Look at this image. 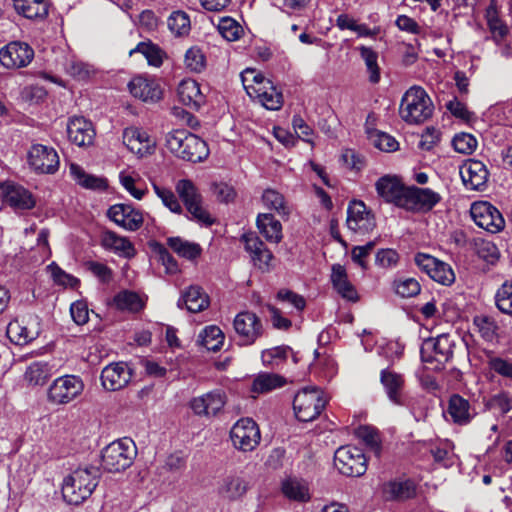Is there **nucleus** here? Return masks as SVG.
Masks as SVG:
<instances>
[{"instance_id": "nucleus-46", "label": "nucleus", "mask_w": 512, "mask_h": 512, "mask_svg": "<svg viewBox=\"0 0 512 512\" xmlns=\"http://www.w3.org/2000/svg\"><path fill=\"white\" fill-rule=\"evenodd\" d=\"M198 342L209 351H218L224 342V334L217 326H207L198 336Z\"/></svg>"}, {"instance_id": "nucleus-1", "label": "nucleus", "mask_w": 512, "mask_h": 512, "mask_svg": "<svg viewBox=\"0 0 512 512\" xmlns=\"http://www.w3.org/2000/svg\"><path fill=\"white\" fill-rule=\"evenodd\" d=\"M100 475L99 468L95 466L74 470L63 481V499L71 505L81 504L97 487Z\"/></svg>"}, {"instance_id": "nucleus-43", "label": "nucleus", "mask_w": 512, "mask_h": 512, "mask_svg": "<svg viewBox=\"0 0 512 512\" xmlns=\"http://www.w3.org/2000/svg\"><path fill=\"white\" fill-rule=\"evenodd\" d=\"M285 384V379L275 373H259L253 380L251 391L255 393H268Z\"/></svg>"}, {"instance_id": "nucleus-64", "label": "nucleus", "mask_w": 512, "mask_h": 512, "mask_svg": "<svg viewBox=\"0 0 512 512\" xmlns=\"http://www.w3.org/2000/svg\"><path fill=\"white\" fill-rule=\"evenodd\" d=\"M88 270L95 275L103 283H108L112 280V270L105 264L96 261L87 262Z\"/></svg>"}, {"instance_id": "nucleus-29", "label": "nucleus", "mask_w": 512, "mask_h": 512, "mask_svg": "<svg viewBox=\"0 0 512 512\" xmlns=\"http://www.w3.org/2000/svg\"><path fill=\"white\" fill-rule=\"evenodd\" d=\"M331 282L336 292L345 300L356 302L359 299L355 286L349 281L346 269L341 264L331 268Z\"/></svg>"}, {"instance_id": "nucleus-57", "label": "nucleus", "mask_w": 512, "mask_h": 512, "mask_svg": "<svg viewBox=\"0 0 512 512\" xmlns=\"http://www.w3.org/2000/svg\"><path fill=\"white\" fill-rule=\"evenodd\" d=\"M357 436L362 439L365 444L375 453L376 456L380 455L381 441L378 431L371 426H360L356 432Z\"/></svg>"}, {"instance_id": "nucleus-33", "label": "nucleus", "mask_w": 512, "mask_h": 512, "mask_svg": "<svg viewBox=\"0 0 512 512\" xmlns=\"http://www.w3.org/2000/svg\"><path fill=\"white\" fill-rule=\"evenodd\" d=\"M380 381L385 388L389 400L397 405H401V391L404 386L403 376L387 368L381 371Z\"/></svg>"}, {"instance_id": "nucleus-17", "label": "nucleus", "mask_w": 512, "mask_h": 512, "mask_svg": "<svg viewBox=\"0 0 512 512\" xmlns=\"http://www.w3.org/2000/svg\"><path fill=\"white\" fill-rule=\"evenodd\" d=\"M33 58V49L24 42L13 41L0 49V63L8 69L26 67Z\"/></svg>"}, {"instance_id": "nucleus-11", "label": "nucleus", "mask_w": 512, "mask_h": 512, "mask_svg": "<svg viewBox=\"0 0 512 512\" xmlns=\"http://www.w3.org/2000/svg\"><path fill=\"white\" fill-rule=\"evenodd\" d=\"M230 438L235 448L248 452L254 450L260 442L258 425L251 418H241L232 427Z\"/></svg>"}, {"instance_id": "nucleus-19", "label": "nucleus", "mask_w": 512, "mask_h": 512, "mask_svg": "<svg viewBox=\"0 0 512 512\" xmlns=\"http://www.w3.org/2000/svg\"><path fill=\"white\" fill-rule=\"evenodd\" d=\"M226 404V394L222 390H213L194 397L189 406L197 416H216Z\"/></svg>"}, {"instance_id": "nucleus-9", "label": "nucleus", "mask_w": 512, "mask_h": 512, "mask_svg": "<svg viewBox=\"0 0 512 512\" xmlns=\"http://www.w3.org/2000/svg\"><path fill=\"white\" fill-rule=\"evenodd\" d=\"M334 465L346 476L359 477L367 470V460L362 449L355 446H342L334 455Z\"/></svg>"}, {"instance_id": "nucleus-42", "label": "nucleus", "mask_w": 512, "mask_h": 512, "mask_svg": "<svg viewBox=\"0 0 512 512\" xmlns=\"http://www.w3.org/2000/svg\"><path fill=\"white\" fill-rule=\"evenodd\" d=\"M53 374V366L47 362L37 361L31 363L24 374L30 385H44Z\"/></svg>"}, {"instance_id": "nucleus-37", "label": "nucleus", "mask_w": 512, "mask_h": 512, "mask_svg": "<svg viewBox=\"0 0 512 512\" xmlns=\"http://www.w3.org/2000/svg\"><path fill=\"white\" fill-rule=\"evenodd\" d=\"M485 18L493 41L498 45L506 42L509 30L503 20L499 18L494 1L487 7Z\"/></svg>"}, {"instance_id": "nucleus-44", "label": "nucleus", "mask_w": 512, "mask_h": 512, "mask_svg": "<svg viewBox=\"0 0 512 512\" xmlns=\"http://www.w3.org/2000/svg\"><path fill=\"white\" fill-rule=\"evenodd\" d=\"M282 492L291 500L306 502L310 499L307 483L296 478L285 480L282 483Z\"/></svg>"}, {"instance_id": "nucleus-15", "label": "nucleus", "mask_w": 512, "mask_h": 512, "mask_svg": "<svg viewBox=\"0 0 512 512\" xmlns=\"http://www.w3.org/2000/svg\"><path fill=\"white\" fill-rule=\"evenodd\" d=\"M346 225L352 232L365 235L373 231L376 221L363 201L353 200L348 205Z\"/></svg>"}, {"instance_id": "nucleus-23", "label": "nucleus", "mask_w": 512, "mask_h": 512, "mask_svg": "<svg viewBox=\"0 0 512 512\" xmlns=\"http://www.w3.org/2000/svg\"><path fill=\"white\" fill-rule=\"evenodd\" d=\"M242 241L245 250L251 256L254 266L262 271H269L273 254L265 243L255 233L244 234Z\"/></svg>"}, {"instance_id": "nucleus-34", "label": "nucleus", "mask_w": 512, "mask_h": 512, "mask_svg": "<svg viewBox=\"0 0 512 512\" xmlns=\"http://www.w3.org/2000/svg\"><path fill=\"white\" fill-rule=\"evenodd\" d=\"M248 487L249 483L245 478L239 475H228L222 480L218 492L225 499L237 500L245 495Z\"/></svg>"}, {"instance_id": "nucleus-62", "label": "nucleus", "mask_w": 512, "mask_h": 512, "mask_svg": "<svg viewBox=\"0 0 512 512\" xmlns=\"http://www.w3.org/2000/svg\"><path fill=\"white\" fill-rule=\"evenodd\" d=\"M371 140L375 147L385 152H394L399 147V143L394 137L381 131L377 132Z\"/></svg>"}, {"instance_id": "nucleus-51", "label": "nucleus", "mask_w": 512, "mask_h": 512, "mask_svg": "<svg viewBox=\"0 0 512 512\" xmlns=\"http://www.w3.org/2000/svg\"><path fill=\"white\" fill-rule=\"evenodd\" d=\"M357 49L365 62L367 72L369 73V81L374 84L378 83L380 80V68L377 61V52L366 46H360Z\"/></svg>"}, {"instance_id": "nucleus-25", "label": "nucleus", "mask_w": 512, "mask_h": 512, "mask_svg": "<svg viewBox=\"0 0 512 512\" xmlns=\"http://www.w3.org/2000/svg\"><path fill=\"white\" fill-rule=\"evenodd\" d=\"M445 414L450 417L454 424L464 426L473 420L476 416V411L467 399L459 394H453L448 400Z\"/></svg>"}, {"instance_id": "nucleus-30", "label": "nucleus", "mask_w": 512, "mask_h": 512, "mask_svg": "<svg viewBox=\"0 0 512 512\" xmlns=\"http://www.w3.org/2000/svg\"><path fill=\"white\" fill-rule=\"evenodd\" d=\"M4 201L15 210H30L36 201L32 193L20 185L8 184L4 189Z\"/></svg>"}, {"instance_id": "nucleus-58", "label": "nucleus", "mask_w": 512, "mask_h": 512, "mask_svg": "<svg viewBox=\"0 0 512 512\" xmlns=\"http://www.w3.org/2000/svg\"><path fill=\"white\" fill-rule=\"evenodd\" d=\"M139 52L144 55L147 59L148 63L152 66L159 67L162 64V51L161 49L152 44L141 42L137 45V47L131 51V53Z\"/></svg>"}, {"instance_id": "nucleus-61", "label": "nucleus", "mask_w": 512, "mask_h": 512, "mask_svg": "<svg viewBox=\"0 0 512 512\" xmlns=\"http://www.w3.org/2000/svg\"><path fill=\"white\" fill-rule=\"evenodd\" d=\"M290 348L288 346H277L271 349L264 350L261 358L264 365H274L278 361L286 359Z\"/></svg>"}, {"instance_id": "nucleus-55", "label": "nucleus", "mask_w": 512, "mask_h": 512, "mask_svg": "<svg viewBox=\"0 0 512 512\" xmlns=\"http://www.w3.org/2000/svg\"><path fill=\"white\" fill-rule=\"evenodd\" d=\"M184 63L187 69L199 73L206 67V58L202 50L194 46L186 51Z\"/></svg>"}, {"instance_id": "nucleus-27", "label": "nucleus", "mask_w": 512, "mask_h": 512, "mask_svg": "<svg viewBox=\"0 0 512 512\" xmlns=\"http://www.w3.org/2000/svg\"><path fill=\"white\" fill-rule=\"evenodd\" d=\"M264 85L256 87L248 86V95L257 100L268 110H279L283 105L282 93L273 85L272 81L263 82Z\"/></svg>"}, {"instance_id": "nucleus-47", "label": "nucleus", "mask_w": 512, "mask_h": 512, "mask_svg": "<svg viewBox=\"0 0 512 512\" xmlns=\"http://www.w3.org/2000/svg\"><path fill=\"white\" fill-rule=\"evenodd\" d=\"M486 410L504 416L512 409V396L508 392H500L484 399Z\"/></svg>"}, {"instance_id": "nucleus-53", "label": "nucleus", "mask_w": 512, "mask_h": 512, "mask_svg": "<svg viewBox=\"0 0 512 512\" xmlns=\"http://www.w3.org/2000/svg\"><path fill=\"white\" fill-rule=\"evenodd\" d=\"M167 25L176 36L186 35L190 30V19L185 12L175 11L169 16Z\"/></svg>"}, {"instance_id": "nucleus-63", "label": "nucleus", "mask_w": 512, "mask_h": 512, "mask_svg": "<svg viewBox=\"0 0 512 512\" xmlns=\"http://www.w3.org/2000/svg\"><path fill=\"white\" fill-rule=\"evenodd\" d=\"M241 80L244 89L248 93V86H251L255 89L256 87L264 85L263 82H270L271 80L266 79L261 73L257 72L255 69H246L241 73Z\"/></svg>"}, {"instance_id": "nucleus-22", "label": "nucleus", "mask_w": 512, "mask_h": 512, "mask_svg": "<svg viewBox=\"0 0 512 512\" xmlns=\"http://www.w3.org/2000/svg\"><path fill=\"white\" fill-rule=\"evenodd\" d=\"M110 220L118 226L129 230L136 231L143 225V214L128 204H115L108 209L107 212Z\"/></svg>"}, {"instance_id": "nucleus-56", "label": "nucleus", "mask_w": 512, "mask_h": 512, "mask_svg": "<svg viewBox=\"0 0 512 512\" xmlns=\"http://www.w3.org/2000/svg\"><path fill=\"white\" fill-rule=\"evenodd\" d=\"M153 188L164 206L171 212L176 214H181L183 212L182 206L172 190L156 184H153Z\"/></svg>"}, {"instance_id": "nucleus-38", "label": "nucleus", "mask_w": 512, "mask_h": 512, "mask_svg": "<svg viewBox=\"0 0 512 512\" xmlns=\"http://www.w3.org/2000/svg\"><path fill=\"white\" fill-rule=\"evenodd\" d=\"M257 227L265 239L271 243L281 242L282 225L272 214H259L256 220Z\"/></svg>"}, {"instance_id": "nucleus-36", "label": "nucleus", "mask_w": 512, "mask_h": 512, "mask_svg": "<svg viewBox=\"0 0 512 512\" xmlns=\"http://www.w3.org/2000/svg\"><path fill=\"white\" fill-rule=\"evenodd\" d=\"M178 307L186 306L191 313H197L206 309L209 305L208 296L199 286H190L178 300Z\"/></svg>"}, {"instance_id": "nucleus-35", "label": "nucleus", "mask_w": 512, "mask_h": 512, "mask_svg": "<svg viewBox=\"0 0 512 512\" xmlns=\"http://www.w3.org/2000/svg\"><path fill=\"white\" fill-rule=\"evenodd\" d=\"M102 246L126 258H132L136 251L133 244L126 237L119 236L113 231H106L102 235Z\"/></svg>"}, {"instance_id": "nucleus-5", "label": "nucleus", "mask_w": 512, "mask_h": 512, "mask_svg": "<svg viewBox=\"0 0 512 512\" xmlns=\"http://www.w3.org/2000/svg\"><path fill=\"white\" fill-rule=\"evenodd\" d=\"M84 387V382L79 376H60L49 386L47 401L54 406L67 405L82 395Z\"/></svg>"}, {"instance_id": "nucleus-14", "label": "nucleus", "mask_w": 512, "mask_h": 512, "mask_svg": "<svg viewBox=\"0 0 512 512\" xmlns=\"http://www.w3.org/2000/svg\"><path fill=\"white\" fill-rule=\"evenodd\" d=\"M28 164L37 173L54 174L59 168V156L53 147L33 144L28 151Z\"/></svg>"}, {"instance_id": "nucleus-28", "label": "nucleus", "mask_w": 512, "mask_h": 512, "mask_svg": "<svg viewBox=\"0 0 512 512\" xmlns=\"http://www.w3.org/2000/svg\"><path fill=\"white\" fill-rule=\"evenodd\" d=\"M94 134L91 122L83 117L71 118L67 124L68 138L77 146L90 145L93 142Z\"/></svg>"}, {"instance_id": "nucleus-7", "label": "nucleus", "mask_w": 512, "mask_h": 512, "mask_svg": "<svg viewBox=\"0 0 512 512\" xmlns=\"http://www.w3.org/2000/svg\"><path fill=\"white\" fill-rule=\"evenodd\" d=\"M454 345L449 334L428 338L421 346V359L424 363L433 365V369L440 370L452 358Z\"/></svg>"}, {"instance_id": "nucleus-4", "label": "nucleus", "mask_w": 512, "mask_h": 512, "mask_svg": "<svg viewBox=\"0 0 512 512\" xmlns=\"http://www.w3.org/2000/svg\"><path fill=\"white\" fill-rule=\"evenodd\" d=\"M137 454L134 441L124 437L113 441L102 451V465L109 472H120L129 468Z\"/></svg>"}, {"instance_id": "nucleus-49", "label": "nucleus", "mask_w": 512, "mask_h": 512, "mask_svg": "<svg viewBox=\"0 0 512 512\" xmlns=\"http://www.w3.org/2000/svg\"><path fill=\"white\" fill-rule=\"evenodd\" d=\"M262 201L266 208L276 211L281 216H288L290 213L284 196L274 189H266L263 192Z\"/></svg>"}, {"instance_id": "nucleus-60", "label": "nucleus", "mask_w": 512, "mask_h": 512, "mask_svg": "<svg viewBox=\"0 0 512 512\" xmlns=\"http://www.w3.org/2000/svg\"><path fill=\"white\" fill-rule=\"evenodd\" d=\"M395 291L399 296L403 298H410L420 293L421 286L416 279L406 278L396 282Z\"/></svg>"}, {"instance_id": "nucleus-13", "label": "nucleus", "mask_w": 512, "mask_h": 512, "mask_svg": "<svg viewBox=\"0 0 512 512\" xmlns=\"http://www.w3.org/2000/svg\"><path fill=\"white\" fill-rule=\"evenodd\" d=\"M441 200V195L430 188L410 186L406 191L403 209L414 213H427Z\"/></svg>"}, {"instance_id": "nucleus-32", "label": "nucleus", "mask_w": 512, "mask_h": 512, "mask_svg": "<svg viewBox=\"0 0 512 512\" xmlns=\"http://www.w3.org/2000/svg\"><path fill=\"white\" fill-rule=\"evenodd\" d=\"M177 92L179 101L183 105L195 110L199 109L205 101L199 84L192 79H185L181 81Z\"/></svg>"}, {"instance_id": "nucleus-54", "label": "nucleus", "mask_w": 512, "mask_h": 512, "mask_svg": "<svg viewBox=\"0 0 512 512\" xmlns=\"http://www.w3.org/2000/svg\"><path fill=\"white\" fill-rule=\"evenodd\" d=\"M217 27L219 33L228 41H235L239 39L243 32L240 24L230 17L220 18Z\"/></svg>"}, {"instance_id": "nucleus-59", "label": "nucleus", "mask_w": 512, "mask_h": 512, "mask_svg": "<svg viewBox=\"0 0 512 512\" xmlns=\"http://www.w3.org/2000/svg\"><path fill=\"white\" fill-rule=\"evenodd\" d=\"M452 145L455 151L468 155L477 148V140L470 133H459L454 136Z\"/></svg>"}, {"instance_id": "nucleus-3", "label": "nucleus", "mask_w": 512, "mask_h": 512, "mask_svg": "<svg viewBox=\"0 0 512 512\" xmlns=\"http://www.w3.org/2000/svg\"><path fill=\"white\" fill-rule=\"evenodd\" d=\"M433 110L427 92L420 86H412L402 96L399 115L408 124H421L432 116Z\"/></svg>"}, {"instance_id": "nucleus-21", "label": "nucleus", "mask_w": 512, "mask_h": 512, "mask_svg": "<svg viewBox=\"0 0 512 512\" xmlns=\"http://www.w3.org/2000/svg\"><path fill=\"white\" fill-rule=\"evenodd\" d=\"M459 172L467 189L483 190L486 187L489 172L481 161L469 159L460 167Z\"/></svg>"}, {"instance_id": "nucleus-16", "label": "nucleus", "mask_w": 512, "mask_h": 512, "mask_svg": "<svg viewBox=\"0 0 512 512\" xmlns=\"http://www.w3.org/2000/svg\"><path fill=\"white\" fill-rule=\"evenodd\" d=\"M414 260L416 265L434 281L447 286L455 281L454 271L449 264L424 253L416 254Z\"/></svg>"}, {"instance_id": "nucleus-2", "label": "nucleus", "mask_w": 512, "mask_h": 512, "mask_svg": "<svg viewBox=\"0 0 512 512\" xmlns=\"http://www.w3.org/2000/svg\"><path fill=\"white\" fill-rule=\"evenodd\" d=\"M166 147L176 157L194 163L203 161L209 155L206 142L185 129L169 132Z\"/></svg>"}, {"instance_id": "nucleus-31", "label": "nucleus", "mask_w": 512, "mask_h": 512, "mask_svg": "<svg viewBox=\"0 0 512 512\" xmlns=\"http://www.w3.org/2000/svg\"><path fill=\"white\" fill-rule=\"evenodd\" d=\"M128 87L134 97L144 102H157L162 97V91L154 80L135 77L129 82Z\"/></svg>"}, {"instance_id": "nucleus-41", "label": "nucleus", "mask_w": 512, "mask_h": 512, "mask_svg": "<svg viewBox=\"0 0 512 512\" xmlns=\"http://www.w3.org/2000/svg\"><path fill=\"white\" fill-rule=\"evenodd\" d=\"M70 173L73 179L83 188L102 191L108 187L107 180L105 178L88 174L77 164L70 165Z\"/></svg>"}, {"instance_id": "nucleus-50", "label": "nucleus", "mask_w": 512, "mask_h": 512, "mask_svg": "<svg viewBox=\"0 0 512 512\" xmlns=\"http://www.w3.org/2000/svg\"><path fill=\"white\" fill-rule=\"evenodd\" d=\"M473 324L476 326L481 337L487 342H493L497 339L498 325L496 321L487 315H477L473 319Z\"/></svg>"}, {"instance_id": "nucleus-6", "label": "nucleus", "mask_w": 512, "mask_h": 512, "mask_svg": "<svg viewBox=\"0 0 512 512\" xmlns=\"http://www.w3.org/2000/svg\"><path fill=\"white\" fill-rule=\"evenodd\" d=\"M175 189L186 210L191 214V219L205 226L214 223V219L203 206L201 194L191 180H179Z\"/></svg>"}, {"instance_id": "nucleus-48", "label": "nucleus", "mask_w": 512, "mask_h": 512, "mask_svg": "<svg viewBox=\"0 0 512 512\" xmlns=\"http://www.w3.org/2000/svg\"><path fill=\"white\" fill-rule=\"evenodd\" d=\"M113 303L119 310L138 312L143 307V302L135 292L124 290L115 295Z\"/></svg>"}, {"instance_id": "nucleus-18", "label": "nucleus", "mask_w": 512, "mask_h": 512, "mask_svg": "<svg viewBox=\"0 0 512 512\" xmlns=\"http://www.w3.org/2000/svg\"><path fill=\"white\" fill-rule=\"evenodd\" d=\"M122 139L128 150L139 157L151 155L155 150V140L142 128L135 126L125 128Z\"/></svg>"}, {"instance_id": "nucleus-10", "label": "nucleus", "mask_w": 512, "mask_h": 512, "mask_svg": "<svg viewBox=\"0 0 512 512\" xmlns=\"http://www.w3.org/2000/svg\"><path fill=\"white\" fill-rule=\"evenodd\" d=\"M235 340L240 346L254 344L264 332L260 318L252 312L238 313L233 322Z\"/></svg>"}, {"instance_id": "nucleus-12", "label": "nucleus", "mask_w": 512, "mask_h": 512, "mask_svg": "<svg viewBox=\"0 0 512 512\" xmlns=\"http://www.w3.org/2000/svg\"><path fill=\"white\" fill-rule=\"evenodd\" d=\"M470 214L475 224L491 233L500 232L505 227V220L499 210L486 201L471 205Z\"/></svg>"}, {"instance_id": "nucleus-8", "label": "nucleus", "mask_w": 512, "mask_h": 512, "mask_svg": "<svg viewBox=\"0 0 512 512\" xmlns=\"http://www.w3.org/2000/svg\"><path fill=\"white\" fill-rule=\"evenodd\" d=\"M326 405L323 392L317 387H306L297 392L293 409L299 421L309 422L319 416Z\"/></svg>"}, {"instance_id": "nucleus-52", "label": "nucleus", "mask_w": 512, "mask_h": 512, "mask_svg": "<svg viewBox=\"0 0 512 512\" xmlns=\"http://www.w3.org/2000/svg\"><path fill=\"white\" fill-rule=\"evenodd\" d=\"M495 304L502 313L512 316V281H505L497 290Z\"/></svg>"}, {"instance_id": "nucleus-39", "label": "nucleus", "mask_w": 512, "mask_h": 512, "mask_svg": "<svg viewBox=\"0 0 512 512\" xmlns=\"http://www.w3.org/2000/svg\"><path fill=\"white\" fill-rule=\"evenodd\" d=\"M383 493L387 500L403 501L416 494V486L413 481H390L383 487Z\"/></svg>"}, {"instance_id": "nucleus-20", "label": "nucleus", "mask_w": 512, "mask_h": 512, "mask_svg": "<svg viewBox=\"0 0 512 512\" xmlns=\"http://www.w3.org/2000/svg\"><path fill=\"white\" fill-rule=\"evenodd\" d=\"M132 378V369L125 362L111 363L101 372V382L108 391H118L128 385Z\"/></svg>"}, {"instance_id": "nucleus-45", "label": "nucleus", "mask_w": 512, "mask_h": 512, "mask_svg": "<svg viewBox=\"0 0 512 512\" xmlns=\"http://www.w3.org/2000/svg\"><path fill=\"white\" fill-rule=\"evenodd\" d=\"M167 245L179 256L193 260L200 256L202 249L199 244L186 241L180 237H170Z\"/></svg>"}, {"instance_id": "nucleus-26", "label": "nucleus", "mask_w": 512, "mask_h": 512, "mask_svg": "<svg viewBox=\"0 0 512 512\" xmlns=\"http://www.w3.org/2000/svg\"><path fill=\"white\" fill-rule=\"evenodd\" d=\"M7 335L18 345H24L39 335V321L37 317H30L27 324L19 320L11 321L7 326Z\"/></svg>"}, {"instance_id": "nucleus-40", "label": "nucleus", "mask_w": 512, "mask_h": 512, "mask_svg": "<svg viewBox=\"0 0 512 512\" xmlns=\"http://www.w3.org/2000/svg\"><path fill=\"white\" fill-rule=\"evenodd\" d=\"M15 10L28 19H43L48 14L44 0H13Z\"/></svg>"}, {"instance_id": "nucleus-24", "label": "nucleus", "mask_w": 512, "mask_h": 512, "mask_svg": "<svg viewBox=\"0 0 512 512\" xmlns=\"http://www.w3.org/2000/svg\"><path fill=\"white\" fill-rule=\"evenodd\" d=\"M378 195L388 203L403 208L407 188L396 176H383L375 184Z\"/></svg>"}]
</instances>
